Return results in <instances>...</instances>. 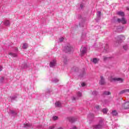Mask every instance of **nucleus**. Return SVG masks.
Here are the masks:
<instances>
[{"label":"nucleus","instance_id":"nucleus-26","mask_svg":"<svg viewBox=\"0 0 129 129\" xmlns=\"http://www.w3.org/2000/svg\"><path fill=\"white\" fill-rule=\"evenodd\" d=\"M81 86L83 87H84V86H85V83H82L81 84Z\"/></svg>","mask_w":129,"mask_h":129},{"label":"nucleus","instance_id":"nucleus-23","mask_svg":"<svg viewBox=\"0 0 129 129\" xmlns=\"http://www.w3.org/2000/svg\"><path fill=\"white\" fill-rule=\"evenodd\" d=\"M124 50H127V45H125L123 46Z\"/></svg>","mask_w":129,"mask_h":129},{"label":"nucleus","instance_id":"nucleus-1","mask_svg":"<svg viewBox=\"0 0 129 129\" xmlns=\"http://www.w3.org/2000/svg\"><path fill=\"white\" fill-rule=\"evenodd\" d=\"M117 21L118 22V23H121V24H122L123 25L126 24L127 22L124 18H122L121 19H118L117 20Z\"/></svg>","mask_w":129,"mask_h":129},{"label":"nucleus","instance_id":"nucleus-9","mask_svg":"<svg viewBox=\"0 0 129 129\" xmlns=\"http://www.w3.org/2000/svg\"><path fill=\"white\" fill-rule=\"evenodd\" d=\"M126 92H129V89H125L121 91L119 94H123V93H125Z\"/></svg>","mask_w":129,"mask_h":129},{"label":"nucleus","instance_id":"nucleus-32","mask_svg":"<svg viewBox=\"0 0 129 129\" xmlns=\"http://www.w3.org/2000/svg\"><path fill=\"white\" fill-rule=\"evenodd\" d=\"M122 38H123V39H124V37H122Z\"/></svg>","mask_w":129,"mask_h":129},{"label":"nucleus","instance_id":"nucleus-16","mask_svg":"<svg viewBox=\"0 0 129 129\" xmlns=\"http://www.w3.org/2000/svg\"><path fill=\"white\" fill-rule=\"evenodd\" d=\"M97 58H93V63H95V64H96V63H97Z\"/></svg>","mask_w":129,"mask_h":129},{"label":"nucleus","instance_id":"nucleus-5","mask_svg":"<svg viewBox=\"0 0 129 129\" xmlns=\"http://www.w3.org/2000/svg\"><path fill=\"white\" fill-rule=\"evenodd\" d=\"M86 51H87V49L85 47H83V48H81V52L82 56H83V55H84V54H85L86 53Z\"/></svg>","mask_w":129,"mask_h":129},{"label":"nucleus","instance_id":"nucleus-31","mask_svg":"<svg viewBox=\"0 0 129 129\" xmlns=\"http://www.w3.org/2000/svg\"><path fill=\"white\" fill-rule=\"evenodd\" d=\"M73 100H75V98L73 97Z\"/></svg>","mask_w":129,"mask_h":129},{"label":"nucleus","instance_id":"nucleus-18","mask_svg":"<svg viewBox=\"0 0 129 129\" xmlns=\"http://www.w3.org/2000/svg\"><path fill=\"white\" fill-rule=\"evenodd\" d=\"M9 54L12 55L13 57H17V56L16 53H10Z\"/></svg>","mask_w":129,"mask_h":129},{"label":"nucleus","instance_id":"nucleus-3","mask_svg":"<svg viewBox=\"0 0 129 129\" xmlns=\"http://www.w3.org/2000/svg\"><path fill=\"white\" fill-rule=\"evenodd\" d=\"M112 80H114V81H118V82H119V83H122V82H123V79H122V78H113L112 79Z\"/></svg>","mask_w":129,"mask_h":129},{"label":"nucleus","instance_id":"nucleus-12","mask_svg":"<svg viewBox=\"0 0 129 129\" xmlns=\"http://www.w3.org/2000/svg\"><path fill=\"white\" fill-rule=\"evenodd\" d=\"M69 120L71 122H74V121H75V119H74V118H72V117H69Z\"/></svg>","mask_w":129,"mask_h":129},{"label":"nucleus","instance_id":"nucleus-8","mask_svg":"<svg viewBox=\"0 0 129 129\" xmlns=\"http://www.w3.org/2000/svg\"><path fill=\"white\" fill-rule=\"evenodd\" d=\"M71 47L70 46H68L65 48L64 51L66 53H68V52H70L71 51Z\"/></svg>","mask_w":129,"mask_h":129},{"label":"nucleus","instance_id":"nucleus-30","mask_svg":"<svg viewBox=\"0 0 129 129\" xmlns=\"http://www.w3.org/2000/svg\"><path fill=\"white\" fill-rule=\"evenodd\" d=\"M71 129H77L76 126H74L73 128H71Z\"/></svg>","mask_w":129,"mask_h":129},{"label":"nucleus","instance_id":"nucleus-17","mask_svg":"<svg viewBox=\"0 0 129 129\" xmlns=\"http://www.w3.org/2000/svg\"><path fill=\"white\" fill-rule=\"evenodd\" d=\"M107 109L104 108L103 109L102 112H103V113H107Z\"/></svg>","mask_w":129,"mask_h":129},{"label":"nucleus","instance_id":"nucleus-19","mask_svg":"<svg viewBox=\"0 0 129 129\" xmlns=\"http://www.w3.org/2000/svg\"><path fill=\"white\" fill-rule=\"evenodd\" d=\"M104 94L105 95H109L110 94V92H104Z\"/></svg>","mask_w":129,"mask_h":129},{"label":"nucleus","instance_id":"nucleus-22","mask_svg":"<svg viewBox=\"0 0 129 129\" xmlns=\"http://www.w3.org/2000/svg\"><path fill=\"white\" fill-rule=\"evenodd\" d=\"M101 14V12H100V11L97 12V16L98 17H100Z\"/></svg>","mask_w":129,"mask_h":129},{"label":"nucleus","instance_id":"nucleus-21","mask_svg":"<svg viewBox=\"0 0 129 129\" xmlns=\"http://www.w3.org/2000/svg\"><path fill=\"white\" fill-rule=\"evenodd\" d=\"M53 120H56V119H58V117L55 116L52 117Z\"/></svg>","mask_w":129,"mask_h":129},{"label":"nucleus","instance_id":"nucleus-20","mask_svg":"<svg viewBox=\"0 0 129 129\" xmlns=\"http://www.w3.org/2000/svg\"><path fill=\"white\" fill-rule=\"evenodd\" d=\"M31 125H30V124H24V126L25 127H29V126H30Z\"/></svg>","mask_w":129,"mask_h":129},{"label":"nucleus","instance_id":"nucleus-11","mask_svg":"<svg viewBox=\"0 0 129 129\" xmlns=\"http://www.w3.org/2000/svg\"><path fill=\"white\" fill-rule=\"evenodd\" d=\"M55 106L57 107H60V106H61V103H60V102H55Z\"/></svg>","mask_w":129,"mask_h":129},{"label":"nucleus","instance_id":"nucleus-14","mask_svg":"<svg viewBox=\"0 0 129 129\" xmlns=\"http://www.w3.org/2000/svg\"><path fill=\"white\" fill-rule=\"evenodd\" d=\"M112 114L113 115H117V112L116 111V110H113L112 111Z\"/></svg>","mask_w":129,"mask_h":129},{"label":"nucleus","instance_id":"nucleus-10","mask_svg":"<svg viewBox=\"0 0 129 129\" xmlns=\"http://www.w3.org/2000/svg\"><path fill=\"white\" fill-rule=\"evenodd\" d=\"M117 15H118V16H120V17H124V13L121 11L118 12L117 13Z\"/></svg>","mask_w":129,"mask_h":129},{"label":"nucleus","instance_id":"nucleus-2","mask_svg":"<svg viewBox=\"0 0 129 129\" xmlns=\"http://www.w3.org/2000/svg\"><path fill=\"white\" fill-rule=\"evenodd\" d=\"M123 108L124 109H128L129 108V102H126L124 104L122 105Z\"/></svg>","mask_w":129,"mask_h":129},{"label":"nucleus","instance_id":"nucleus-4","mask_svg":"<svg viewBox=\"0 0 129 129\" xmlns=\"http://www.w3.org/2000/svg\"><path fill=\"white\" fill-rule=\"evenodd\" d=\"M101 127H102V125L100 124H95L92 126L93 129L101 128Z\"/></svg>","mask_w":129,"mask_h":129},{"label":"nucleus","instance_id":"nucleus-7","mask_svg":"<svg viewBox=\"0 0 129 129\" xmlns=\"http://www.w3.org/2000/svg\"><path fill=\"white\" fill-rule=\"evenodd\" d=\"M56 65V59L50 62V67H54Z\"/></svg>","mask_w":129,"mask_h":129},{"label":"nucleus","instance_id":"nucleus-27","mask_svg":"<svg viewBox=\"0 0 129 129\" xmlns=\"http://www.w3.org/2000/svg\"><path fill=\"white\" fill-rule=\"evenodd\" d=\"M95 108H96L97 109H99L100 107H99V105H97V106H95Z\"/></svg>","mask_w":129,"mask_h":129},{"label":"nucleus","instance_id":"nucleus-25","mask_svg":"<svg viewBox=\"0 0 129 129\" xmlns=\"http://www.w3.org/2000/svg\"><path fill=\"white\" fill-rule=\"evenodd\" d=\"M64 40V38L63 37H61L59 38V41L60 42H62V41Z\"/></svg>","mask_w":129,"mask_h":129},{"label":"nucleus","instance_id":"nucleus-28","mask_svg":"<svg viewBox=\"0 0 129 129\" xmlns=\"http://www.w3.org/2000/svg\"><path fill=\"white\" fill-rule=\"evenodd\" d=\"M53 128H54V126L49 127V129H53Z\"/></svg>","mask_w":129,"mask_h":129},{"label":"nucleus","instance_id":"nucleus-29","mask_svg":"<svg viewBox=\"0 0 129 129\" xmlns=\"http://www.w3.org/2000/svg\"><path fill=\"white\" fill-rule=\"evenodd\" d=\"M3 70V67H0V71H2Z\"/></svg>","mask_w":129,"mask_h":129},{"label":"nucleus","instance_id":"nucleus-6","mask_svg":"<svg viewBox=\"0 0 129 129\" xmlns=\"http://www.w3.org/2000/svg\"><path fill=\"white\" fill-rule=\"evenodd\" d=\"M100 78L101 80H100L99 84L101 85H103L104 84H105V82H104V79L102 77H101Z\"/></svg>","mask_w":129,"mask_h":129},{"label":"nucleus","instance_id":"nucleus-24","mask_svg":"<svg viewBox=\"0 0 129 129\" xmlns=\"http://www.w3.org/2000/svg\"><path fill=\"white\" fill-rule=\"evenodd\" d=\"M77 95H78V96H81V95H82V94H81V93L80 92H78L77 93Z\"/></svg>","mask_w":129,"mask_h":129},{"label":"nucleus","instance_id":"nucleus-15","mask_svg":"<svg viewBox=\"0 0 129 129\" xmlns=\"http://www.w3.org/2000/svg\"><path fill=\"white\" fill-rule=\"evenodd\" d=\"M5 25L6 26H9V25H10V21L9 20L5 21Z\"/></svg>","mask_w":129,"mask_h":129},{"label":"nucleus","instance_id":"nucleus-13","mask_svg":"<svg viewBox=\"0 0 129 129\" xmlns=\"http://www.w3.org/2000/svg\"><path fill=\"white\" fill-rule=\"evenodd\" d=\"M22 48L23 49H27V48H28V44L24 43L23 46H22Z\"/></svg>","mask_w":129,"mask_h":129}]
</instances>
